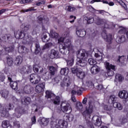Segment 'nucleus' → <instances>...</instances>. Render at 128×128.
<instances>
[{"label": "nucleus", "instance_id": "37", "mask_svg": "<svg viewBox=\"0 0 128 128\" xmlns=\"http://www.w3.org/2000/svg\"><path fill=\"white\" fill-rule=\"evenodd\" d=\"M52 102L54 104L58 106V104H60V96H56L55 98L53 100Z\"/></svg>", "mask_w": 128, "mask_h": 128}, {"label": "nucleus", "instance_id": "49", "mask_svg": "<svg viewBox=\"0 0 128 128\" xmlns=\"http://www.w3.org/2000/svg\"><path fill=\"white\" fill-rule=\"evenodd\" d=\"M88 62L91 66H96V61L92 58H90L88 60Z\"/></svg>", "mask_w": 128, "mask_h": 128}, {"label": "nucleus", "instance_id": "19", "mask_svg": "<svg viewBox=\"0 0 128 128\" xmlns=\"http://www.w3.org/2000/svg\"><path fill=\"white\" fill-rule=\"evenodd\" d=\"M0 114L3 118H8V110L7 108H2V110H0Z\"/></svg>", "mask_w": 128, "mask_h": 128}, {"label": "nucleus", "instance_id": "15", "mask_svg": "<svg viewBox=\"0 0 128 128\" xmlns=\"http://www.w3.org/2000/svg\"><path fill=\"white\" fill-rule=\"evenodd\" d=\"M30 102H32V99L28 96H24L22 98L21 100L22 104H24L25 106L30 104Z\"/></svg>", "mask_w": 128, "mask_h": 128}, {"label": "nucleus", "instance_id": "13", "mask_svg": "<svg viewBox=\"0 0 128 128\" xmlns=\"http://www.w3.org/2000/svg\"><path fill=\"white\" fill-rule=\"evenodd\" d=\"M20 72L22 74H28V72H30V68L26 66H23L20 68Z\"/></svg>", "mask_w": 128, "mask_h": 128}, {"label": "nucleus", "instance_id": "3", "mask_svg": "<svg viewBox=\"0 0 128 128\" xmlns=\"http://www.w3.org/2000/svg\"><path fill=\"white\" fill-rule=\"evenodd\" d=\"M92 102L90 100L88 102V106L85 108V110L82 112V114L85 118H90L92 114L94 112V106L92 104Z\"/></svg>", "mask_w": 128, "mask_h": 128}, {"label": "nucleus", "instance_id": "39", "mask_svg": "<svg viewBox=\"0 0 128 128\" xmlns=\"http://www.w3.org/2000/svg\"><path fill=\"white\" fill-rule=\"evenodd\" d=\"M85 20H86L87 24H92V22H94V20H95L94 18L93 17L86 16L85 18Z\"/></svg>", "mask_w": 128, "mask_h": 128}, {"label": "nucleus", "instance_id": "14", "mask_svg": "<svg viewBox=\"0 0 128 128\" xmlns=\"http://www.w3.org/2000/svg\"><path fill=\"white\" fill-rule=\"evenodd\" d=\"M49 58L53 60V58H58V52L52 49L50 50L49 54Z\"/></svg>", "mask_w": 128, "mask_h": 128}, {"label": "nucleus", "instance_id": "41", "mask_svg": "<svg viewBox=\"0 0 128 128\" xmlns=\"http://www.w3.org/2000/svg\"><path fill=\"white\" fill-rule=\"evenodd\" d=\"M117 39L118 40V44H122L124 42H125L126 37L124 36V35H121V36L118 37Z\"/></svg>", "mask_w": 128, "mask_h": 128}, {"label": "nucleus", "instance_id": "2", "mask_svg": "<svg viewBox=\"0 0 128 128\" xmlns=\"http://www.w3.org/2000/svg\"><path fill=\"white\" fill-rule=\"evenodd\" d=\"M72 41L70 40H66L64 43L59 45V50L62 54H70V50L72 48Z\"/></svg>", "mask_w": 128, "mask_h": 128}, {"label": "nucleus", "instance_id": "35", "mask_svg": "<svg viewBox=\"0 0 128 128\" xmlns=\"http://www.w3.org/2000/svg\"><path fill=\"white\" fill-rule=\"evenodd\" d=\"M51 38H58V36H60V35L58 34V33H57L54 30H51L50 32Z\"/></svg>", "mask_w": 128, "mask_h": 128}, {"label": "nucleus", "instance_id": "47", "mask_svg": "<svg viewBox=\"0 0 128 128\" xmlns=\"http://www.w3.org/2000/svg\"><path fill=\"white\" fill-rule=\"evenodd\" d=\"M14 50V48L12 46H10L9 47L5 48L4 50L6 52H12Z\"/></svg>", "mask_w": 128, "mask_h": 128}, {"label": "nucleus", "instance_id": "23", "mask_svg": "<svg viewBox=\"0 0 128 128\" xmlns=\"http://www.w3.org/2000/svg\"><path fill=\"white\" fill-rule=\"evenodd\" d=\"M94 22L96 24H98V26H100V24H104V20L100 18V17L98 16H94Z\"/></svg>", "mask_w": 128, "mask_h": 128}, {"label": "nucleus", "instance_id": "45", "mask_svg": "<svg viewBox=\"0 0 128 128\" xmlns=\"http://www.w3.org/2000/svg\"><path fill=\"white\" fill-rule=\"evenodd\" d=\"M54 94L52 92V91L47 90L46 92V97L47 98H52V97Z\"/></svg>", "mask_w": 128, "mask_h": 128}, {"label": "nucleus", "instance_id": "62", "mask_svg": "<svg viewBox=\"0 0 128 128\" xmlns=\"http://www.w3.org/2000/svg\"><path fill=\"white\" fill-rule=\"evenodd\" d=\"M46 4V1L42 0V2H38L36 3V6H39L40 4Z\"/></svg>", "mask_w": 128, "mask_h": 128}, {"label": "nucleus", "instance_id": "11", "mask_svg": "<svg viewBox=\"0 0 128 128\" xmlns=\"http://www.w3.org/2000/svg\"><path fill=\"white\" fill-rule=\"evenodd\" d=\"M118 96L120 98L126 100L128 98V92L126 90H120L118 92Z\"/></svg>", "mask_w": 128, "mask_h": 128}, {"label": "nucleus", "instance_id": "25", "mask_svg": "<svg viewBox=\"0 0 128 128\" xmlns=\"http://www.w3.org/2000/svg\"><path fill=\"white\" fill-rule=\"evenodd\" d=\"M76 76L78 78H80V80H84V78H86V72L82 70H80L79 72H78Z\"/></svg>", "mask_w": 128, "mask_h": 128}, {"label": "nucleus", "instance_id": "32", "mask_svg": "<svg viewBox=\"0 0 128 128\" xmlns=\"http://www.w3.org/2000/svg\"><path fill=\"white\" fill-rule=\"evenodd\" d=\"M76 108L77 110H79V112H82V108H84V106H82V102H78L76 103Z\"/></svg>", "mask_w": 128, "mask_h": 128}, {"label": "nucleus", "instance_id": "12", "mask_svg": "<svg viewBox=\"0 0 128 128\" xmlns=\"http://www.w3.org/2000/svg\"><path fill=\"white\" fill-rule=\"evenodd\" d=\"M100 72V68L98 65H94L90 69V72L92 74H97Z\"/></svg>", "mask_w": 128, "mask_h": 128}, {"label": "nucleus", "instance_id": "30", "mask_svg": "<svg viewBox=\"0 0 128 128\" xmlns=\"http://www.w3.org/2000/svg\"><path fill=\"white\" fill-rule=\"evenodd\" d=\"M116 97L114 95H111L110 96V98L108 100V102L110 104H112L114 106V104L116 102Z\"/></svg>", "mask_w": 128, "mask_h": 128}, {"label": "nucleus", "instance_id": "17", "mask_svg": "<svg viewBox=\"0 0 128 128\" xmlns=\"http://www.w3.org/2000/svg\"><path fill=\"white\" fill-rule=\"evenodd\" d=\"M65 121L62 120H60L58 121V124L55 126V128H66V125H65Z\"/></svg>", "mask_w": 128, "mask_h": 128}, {"label": "nucleus", "instance_id": "18", "mask_svg": "<svg viewBox=\"0 0 128 128\" xmlns=\"http://www.w3.org/2000/svg\"><path fill=\"white\" fill-rule=\"evenodd\" d=\"M38 18L39 22V24H42V20H44L45 24H48V21L50 20L48 18L42 16V15L38 16Z\"/></svg>", "mask_w": 128, "mask_h": 128}, {"label": "nucleus", "instance_id": "55", "mask_svg": "<svg viewBox=\"0 0 128 128\" xmlns=\"http://www.w3.org/2000/svg\"><path fill=\"white\" fill-rule=\"evenodd\" d=\"M68 12H74L76 10V8L72 7L70 6H67Z\"/></svg>", "mask_w": 128, "mask_h": 128}, {"label": "nucleus", "instance_id": "16", "mask_svg": "<svg viewBox=\"0 0 128 128\" xmlns=\"http://www.w3.org/2000/svg\"><path fill=\"white\" fill-rule=\"evenodd\" d=\"M50 72H46V74H48V78H51L52 76H54V74L56 72V68L54 66H50L49 68Z\"/></svg>", "mask_w": 128, "mask_h": 128}, {"label": "nucleus", "instance_id": "58", "mask_svg": "<svg viewBox=\"0 0 128 128\" xmlns=\"http://www.w3.org/2000/svg\"><path fill=\"white\" fill-rule=\"evenodd\" d=\"M124 56H119L118 62H121V64H122V62H124Z\"/></svg>", "mask_w": 128, "mask_h": 128}, {"label": "nucleus", "instance_id": "54", "mask_svg": "<svg viewBox=\"0 0 128 128\" xmlns=\"http://www.w3.org/2000/svg\"><path fill=\"white\" fill-rule=\"evenodd\" d=\"M32 10H36L34 9V7H31L28 9H26L24 10H22V12H32Z\"/></svg>", "mask_w": 128, "mask_h": 128}, {"label": "nucleus", "instance_id": "38", "mask_svg": "<svg viewBox=\"0 0 128 128\" xmlns=\"http://www.w3.org/2000/svg\"><path fill=\"white\" fill-rule=\"evenodd\" d=\"M46 32H44L42 34V42H48V35H46Z\"/></svg>", "mask_w": 128, "mask_h": 128}, {"label": "nucleus", "instance_id": "5", "mask_svg": "<svg viewBox=\"0 0 128 128\" xmlns=\"http://www.w3.org/2000/svg\"><path fill=\"white\" fill-rule=\"evenodd\" d=\"M30 82L34 84H38L40 82V76L36 74L30 75Z\"/></svg>", "mask_w": 128, "mask_h": 128}, {"label": "nucleus", "instance_id": "33", "mask_svg": "<svg viewBox=\"0 0 128 128\" xmlns=\"http://www.w3.org/2000/svg\"><path fill=\"white\" fill-rule=\"evenodd\" d=\"M6 62L9 66H12L14 64V61L12 60V58L10 56H8L6 57Z\"/></svg>", "mask_w": 128, "mask_h": 128}, {"label": "nucleus", "instance_id": "27", "mask_svg": "<svg viewBox=\"0 0 128 128\" xmlns=\"http://www.w3.org/2000/svg\"><path fill=\"white\" fill-rule=\"evenodd\" d=\"M22 62V56H18L14 60V64L16 66H20Z\"/></svg>", "mask_w": 128, "mask_h": 128}, {"label": "nucleus", "instance_id": "52", "mask_svg": "<svg viewBox=\"0 0 128 128\" xmlns=\"http://www.w3.org/2000/svg\"><path fill=\"white\" fill-rule=\"evenodd\" d=\"M86 124L88 128H94V124H92V122L90 120L86 121Z\"/></svg>", "mask_w": 128, "mask_h": 128}, {"label": "nucleus", "instance_id": "43", "mask_svg": "<svg viewBox=\"0 0 128 128\" xmlns=\"http://www.w3.org/2000/svg\"><path fill=\"white\" fill-rule=\"evenodd\" d=\"M41 123L44 126H46L48 124V120L46 118H43L41 120Z\"/></svg>", "mask_w": 128, "mask_h": 128}, {"label": "nucleus", "instance_id": "7", "mask_svg": "<svg viewBox=\"0 0 128 128\" xmlns=\"http://www.w3.org/2000/svg\"><path fill=\"white\" fill-rule=\"evenodd\" d=\"M22 90L24 92V94H32L34 92V87L30 84H28L22 87Z\"/></svg>", "mask_w": 128, "mask_h": 128}, {"label": "nucleus", "instance_id": "56", "mask_svg": "<svg viewBox=\"0 0 128 128\" xmlns=\"http://www.w3.org/2000/svg\"><path fill=\"white\" fill-rule=\"evenodd\" d=\"M14 106L12 104V103H9L7 110H14Z\"/></svg>", "mask_w": 128, "mask_h": 128}, {"label": "nucleus", "instance_id": "50", "mask_svg": "<svg viewBox=\"0 0 128 128\" xmlns=\"http://www.w3.org/2000/svg\"><path fill=\"white\" fill-rule=\"evenodd\" d=\"M118 77V81L119 82H122L124 80V78L122 76V75L120 74H116V78Z\"/></svg>", "mask_w": 128, "mask_h": 128}, {"label": "nucleus", "instance_id": "22", "mask_svg": "<svg viewBox=\"0 0 128 128\" xmlns=\"http://www.w3.org/2000/svg\"><path fill=\"white\" fill-rule=\"evenodd\" d=\"M16 112H18V114H24L26 112V110L24 107L18 106L17 108H15Z\"/></svg>", "mask_w": 128, "mask_h": 128}, {"label": "nucleus", "instance_id": "51", "mask_svg": "<svg viewBox=\"0 0 128 128\" xmlns=\"http://www.w3.org/2000/svg\"><path fill=\"white\" fill-rule=\"evenodd\" d=\"M126 32V28H122L118 31V34H121V36H124Z\"/></svg>", "mask_w": 128, "mask_h": 128}, {"label": "nucleus", "instance_id": "59", "mask_svg": "<svg viewBox=\"0 0 128 128\" xmlns=\"http://www.w3.org/2000/svg\"><path fill=\"white\" fill-rule=\"evenodd\" d=\"M86 84L88 88H92L94 86V82L92 80L88 81Z\"/></svg>", "mask_w": 128, "mask_h": 128}, {"label": "nucleus", "instance_id": "46", "mask_svg": "<svg viewBox=\"0 0 128 128\" xmlns=\"http://www.w3.org/2000/svg\"><path fill=\"white\" fill-rule=\"evenodd\" d=\"M12 102L13 104H16V106H18V104H20V100L16 98L15 96L12 97Z\"/></svg>", "mask_w": 128, "mask_h": 128}, {"label": "nucleus", "instance_id": "34", "mask_svg": "<svg viewBox=\"0 0 128 128\" xmlns=\"http://www.w3.org/2000/svg\"><path fill=\"white\" fill-rule=\"evenodd\" d=\"M35 50L34 52L36 54H40V50H42V48H40V44L36 43L35 44Z\"/></svg>", "mask_w": 128, "mask_h": 128}, {"label": "nucleus", "instance_id": "26", "mask_svg": "<svg viewBox=\"0 0 128 128\" xmlns=\"http://www.w3.org/2000/svg\"><path fill=\"white\" fill-rule=\"evenodd\" d=\"M64 118L66 122H72L74 120V115L72 114H66Z\"/></svg>", "mask_w": 128, "mask_h": 128}, {"label": "nucleus", "instance_id": "57", "mask_svg": "<svg viewBox=\"0 0 128 128\" xmlns=\"http://www.w3.org/2000/svg\"><path fill=\"white\" fill-rule=\"evenodd\" d=\"M14 126H16L18 128H20V122L18 121H14Z\"/></svg>", "mask_w": 128, "mask_h": 128}, {"label": "nucleus", "instance_id": "20", "mask_svg": "<svg viewBox=\"0 0 128 128\" xmlns=\"http://www.w3.org/2000/svg\"><path fill=\"white\" fill-rule=\"evenodd\" d=\"M76 34L80 38H84L86 34V32L84 29H81L76 32Z\"/></svg>", "mask_w": 128, "mask_h": 128}, {"label": "nucleus", "instance_id": "60", "mask_svg": "<svg viewBox=\"0 0 128 128\" xmlns=\"http://www.w3.org/2000/svg\"><path fill=\"white\" fill-rule=\"evenodd\" d=\"M32 120V124H36V116H34L32 118H31Z\"/></svg>", "mask_w": 128, "mask_h": 128}, {"label": "nucleus", "instance_id": "61", "mask_svg": "<svg viewBox=\"0 0 128 128\" xmlns=\"http://www.w3.org/2000/svg\"><path fill=\"white\" fill-rule=\"evenodd\" d=\"M82 88H80L77 91L76 94L78 96H80L82 94Z\"/></svg>", "mask_w": 128, "mask_h": 128}, {"label": "nucleus", "instance_id": "53", "mask_svg": "<svg viewBox=\"0 0 128 128\" xmlns=\"http://www.w3.org/2000/svg\"><path fill=\"white\" fill-rule=\"evenodd\" d=\"M70 20H70L69 21V22L70 24H74V20H76V16H74L72 15H71L70 16Z\"/></svg>", "mask_w": 128, "mask_h": 128}, {"label": "nucleus", "instance_id": "36", "mask_svg": "<svg viewBox=\"0 0 128 128\" xmlns=\"http://www.w3.org/2000/svg\"><path fill=\"white\" fill-rule=\"evenodd\" d=\"M10 86L12 90H18V82L13 81L10 83Z\"/></svg>", "mask_w": 128, "mask_h": 128}, {"label": "nucleus", "instance_id": "63", "mask_svg": "<svg viewBox=\"0 0 128 128\" xmlns=\"http://www.w3.org/2000/svg\"><path fill=\"white\" fill-rule=\"evenodd\" d=\"M28 2H32V0H22V4H28Z\"/></svg>", "mask_w": 128, "mask_h": 128}, {"label": "nucleus", "instance_id": "40", "mask_svg": "<svg viewBox=\"0 0 128 128\" xmlns=\"http://www.w3.org/2000/svg\"><path fill=\"white\" fill-rule=\"evenodd\" d=\"M10 126V122L8 120H4L2 122V128H8Z\"/></svg>", "mask_w": 128, "mask_h": 128}, {"label": "nucleus", "instance_id": "6", "mask_svg": "<svg viewBox=\"0 0 128 128\" xmlns=\"http://www.w3.org/2000/svg\"><path fill=\"white\" fill-rule=\"evenodd\" d=\"M102 36L103 38H104L107 42H108V44H112V34H106V30H104L102 33Z\"/></svg>", "mask_w": 128, "mask_h": 128}, {"label": "nucleus", "instance_id": "42", "mask_svg": "<svg viewBox=\"0 0 128 128\" xmlns=\"http://www.w3.org/2000/svg\"><path fill=\"white\" fill-rule=\"evenodd\" d=\"M114 108H117L119 110H122V105L120 104V103L118 102H116V103H114L113 105Z\"/></svg>", "mask_w": 128, "mask_h": 128}, {"label": "nucleus", "instance_id": "64", "mask_svg": "<svg viewBox=\"0 0 128 128\" xmlns=\"http://www.w3.org/2000/svg\"><path fill=\"white\" fill-rule=\"evenodd\" d=\"M64 38L60 37L59 39H58V44L62 42V44H64Z\"/></svg>", "mask_w": 128, "mask_h": 128}, {"label": "nucleus", "instance_id": "4", "mask_svg": "<svg viewBox=\"0 0 128 128\" xmlns=\"http://www.w3.org/2000/svg\"><path fill=\"white\" fill-rule=\"evenodd\" d=\"M105 66L106 69L108 70L106 72L108 76H112L114 74V71L110 70H115L116 66L112 64H110V62H105Z\"/></svg>", "mask_w": 128, "mask_h": 128}, {"label": "nucleus", "instance_id": "48", "mask_svg": "<svg viewBox=\"0 0 128 128\" xmlns=\"http://www.w3.org/2000/svg\"><path fill=\"white\" fill-rule=\"evenodd\" d=\"M74 58H72L71 59H68L67 61V66H74Z\"/></svg>", "mask_w": 128, "mask_h": 128}, {"label": "nucleus", "instance_id": "44", "mask_svg": "<svg viewBox=\"0 0 128 128\" xmlns=\"http://www.w3.org/2000/svg\"><path fill=\"white\" fill-rule=\"evenodd\" d=\"M64 82V84H66V86H70V76H68V75L65 76L63 80Z\"/></svg>", "mask_w": 128, "mask_h": 128}, {"label": "nucleus", "instance_id": "10", "mask_svg": "<svg viewBox=\"0 0 128 128\" xmlns=\"http://www.w3.org/2000/svg\"><path fill=\"white\" fill-rule=\"evenodd\" d=\"M104 110H106V112H107V114H108L109 116H111L116 112V110H114V108L112 106H108V105H104Z\"/></svg>", "mask_w": 128, "mask_h": 128}, {"label": "nucleus", "instance_id": "9", "mask_svg": "<svg viewBox=\"0 0 128 128\" xmlns=\"http://www.w3.org/2000/svg\"><path fill=\"white\" fill-rule=\"evenodd\" d=\"M92 122H96L94 123L96 126H102V118H100V117H98V116H94L92 117Z\"/></svg>", "mask_w": 128, "mask_h": 128}, {"label": "nucleus", "instance_id": "31", "mask_svg": "<svg viewBox=\"0 0 128 128\" xmlns=\"http://www.w3.org/2000/svg\"><path fill=\"white\" fill-rule=\"evenodd\" d=\"M28 50L24 46H22L20 48H18V52L20 54H26L28 52Z\"/></svg>", "mask_w": 128, "mask_h": 128}, {"label": "nucleus", "instance_id": "24", "mask_svg": "<svg viewBox=\"0 0 128 128\" xmlns=\"http://www.w3.org/2000/svg\"><path fill=\"white\" fill-rule=\"evenodd\" d=\"M76 65L78 66L84 68V66H86V60H82V59L78 58L77 60Z\"/></svg>", "mask_w": 128, "mask_h": 128}, {"label": "nucleus", "instance_id": "1", "mask_svg": "<svg viewBox=\"0 0 128 128\" xmlns=\"http://www.w3.org/2000/svg\"><path fill=\"white\" fill-rule=\"evenodd\" d=\"M14 36L16 38L24 40H25L26 44H30L31 46H32V44H34V38L32 37L29 36L28 34H26L24 31H21L20 30L15 31Z\"/></svg>", "mask_w": 128, "mask_h": 128}, {"label": "nucleus", "instance_id": "21", "mask_svg": "<svg viewBox=\"0 0 128 128\" xmlns=\"http://www.w3.org/2000/svg\"><path fill=\"white\" fill-rule=\"evenodd\" d=\"M61 110L63 112H66L68 110H70V112H72V106H70V104H66V106L62 107L61 106Z\"/></svg>", "mask_w": 128, "mask_h": 128}, {"label": "nucleus", "instance_id": "8", "mask_svg": "<svg viewBox=\"0 0 128 128\" xmlns=\"http://www.w3.org/2000/svg\"><path fill=\"white\" fill-rule=\"evenodd\" d=\"M46 88V83L42 82L41 84H39L36 86V92H38V94H40V92H42L44 90V88Z\"/></svg>", "mask_w": 128, "mask_h": 128}, {"label": "nucleus", "instance_id": "29", "mask_svg": "<svg viewBox=\"0 0 128 128\" xmlns=\"http://www.w3.org/2000/svg\"><path fill=\"white\" fill-rule=\"evenodd\" d=\"M72 72L74 74H76V76L78 74L80 70V68H78V66H74L71 68Z\"/></svg>", "mask_w": 128, "mask_h": 128}, {"label": "nucleus", "instance_id": "28", "mask_svg": "<svg viewBox=\"0 0 128 128\" xmlns=\"http://www.w3.org/2000/svg\"><path fill=\"white\" fill-rule=\"evenodd\" d=\"M69 72L70 69L68 68H62L60 72L62 76H68Z\"/></svg>", "mask_w": 128, "mask_h": 128}]
</instances>
